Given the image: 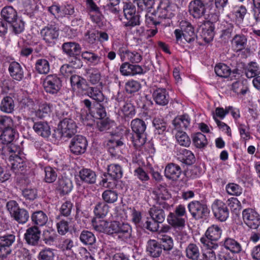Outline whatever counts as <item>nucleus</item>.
<instances>
[{
    "instance_id": "0eeeda50",
    "label": "nucleus",
    "mask_w": 260,
    "mask_h": 260,
    "mask_svg": "<svg viewBox=\"0 0 260 260\" xmlns=\"http://www.w3.org/2000/svg\"><path fill=\"white\" fill-rule=\"evenodd\" d=\"M211 209L215 217L220 221H224L229 216V211L225 204L220 200H215L211 205Z\"/></svg>"
},
{
    "instance_id": "c85d7f7f",
    "label": "nucleus",
    "mask_w": 260,
    "mask_h": 260,
    "mask_svg": "<svg viewBox=\"0 0 260 260\" xmlns=\"http://www.w3.org/2000/svg\"><path fill=\"white\" fill-rule=\"evenodd\" d=\"M222 234V230L217 225L213 224L208 228L205 235L207 241H216L220 239Z\"/></svg>"
},
{
    "instance_id": "7c9ffc66",
    "label": "nucleus",
    "mask_w": 260,
    "mask_h": 260,
    "mask_svg": "<svg viewBox=\"0 0 260 260\" xmlns=\"http://www.w3.org/2000/svg\"><path fill=\"white\" fill-rule=\"evenodd\" d=\"M33 128L36 133L43 137L47 138L50 135V126L46 122H36L34 124Z\"/></svg>"
},
{
    "instance_id": "c756f323",
    "label": "nucleus",
    "mask_w": 260,
    "mask_h": 260,
    "mask_svg": "<svg viewBox=\"0 0 260 260\" xmlns=\"http://www.w3.org/2000/svg\"><path fill=\"white\" fill-rule=\"evenodd\" d=\"M1 16L8 24L14 22L18 18L16 11L11 6H7L3 8L1 11Z\"/></svg>"
},
{
    "instance_id": "4c0bfd02",
    "label": "nucleus",
    "mask_w": 260,
    "mask_h": 260,
    "mask_svg": "<svg viewBox=\"0 0 260 260\" xmlns=\"http://www.w3.org/2000/svg\"><path fill=\"white\" fill-rule=\"evenodd\" d=\"M131 126L135 134H145L146 125L143 120L136 118L131 121Z\"/></svg>"
},
{
    "instance_id": "4be33fe9",
    "label": "nucleus",
    "mask_w": 260,
    "mask_h": 260,
    "mask_svg": "<svg viewBox=\"0 0 260 260\" xmlns=\"http://www.w3.org/2000/svg\"><path fill=\"white\" fill-rule=\"evenodd\" d=\"M190 123L191 119L187 114L178 116L172 122L174 129L177 131L186 129L190 126Z\"/></svg>"
},
{
    "instance_id": "79ce46f5",
    "label": "nucleus",
    "mask_w": 260,
    "mask_h": 260,
    "mask_svg": "<svg viewBox=\"0 0 260 260\" xmlns=\"http://www.w3.org/2000/svg\"><path fill=\"white\" fill-rule=\"evenodd\" d=\"M224 247L233 253H238L242 250L241 244L232 238H226L224 240Z\"/></svg>"
},
{
    "instance_id": "8fccbe9b",
    "label": "nucleus",
    "mask_w": 260,
    "mask_h": 260,
    "mask_svg": "<svg viewBox=\"0 0 260 260\" xmlns=\"http://www.w3.org/2000/svg\"><path fill=\"white\" fill-rule=\"evenodd\" d=\"M175 138L177 143L181 146L188 147L190 144V140L185 132L178 131L176 133Z\"/></svg>"
},
{
    "instance_id": "39448f33",
    "label": "nucleus",
    "mask_w": 260,
    "mask_h": 260,
    "mask_svg": "<svg viewBox=\"0 0 260 260\" xmlns=\"http://www.w3.org/2000/svg\"><path fill=\"white\" fill-rule=\"evenodd\" d=\"M7 208L11 216L18 223L24 224L29 218V214L24 209L20 208L15 201H10L7 204Z\"/></svg>"
},
{
    "instance_id": "f03ea898",
    "label": "nucleus",
    "mask_w": 260,
    "mask_h": 260,
    "mask_svg": "<svg viewBox=\"0 0 260 260\" xmlns=\"http://www.w3.org/2000/svg\"><path fill=\"white\" fill-rule=\"evenodd\" d=\"M175 6L169 0H161L154 13H148L145 15V23L149 27L156 26L161 19H170L174 15Z\"/></svg>"
},
{
    "instance_id": "72a5a7b5",
    "label": "nucleus",
    "mask_w": 260,
    "mask_h": 260,
    "mask_svg": "<svg viewBox=\"0 0 260 260\" xmlns=\"http://www.w3.org/2000/svg\"><path fill=\"white\" fill-rule=\"evenodd\" d=\"M85 94L98 102H102L104 100V96L102 91L94 87H87Z\"/></svg>"
},
{
    "instance_id": "6ab92c4d",
    "label": "nucleus",
    "mask_w": 260,
    "mask_h": 260,
    "mask_svg": "<svg viewBox=\"0 0 260 260\" xmlns=\"http://www.w3.org/2000/svg\"><path fill=\"white\" fill-rule=\"evenodd\" d=\"M201 242L204 245L203 258L204 260H216V254L213 249H216L218 245L209 241H207L205 238H201Z\"/></svg>"
},
{
    "instance_id": "a19ab883",
    "label": "nucleus",
    "mask_w": 260,
    "mask_h": 260,
    "mask_svg": "<svg viewBox=\"0 0 260 260\" xmlns=\"http://www.w3.org/2000/svg\"><path fill=\"white\" fill-rule=\"evenodd\" d=\"M31 220L35 224L41 226L47 223L48 217L44 212L38 211L32 214Z\"/></svg>"
},
{
    "instance_id": "bf43d9fd",
    "label": "nucleus",
    "mask_w": 260,
    "mask_h": 260,
    "mask_svg": "<svg viewBox=\"0 0 260 260\" xmlns=\"http://www.w3.org/2000/svg\"><path fill=\"white\" fill-rule=\"evenodd\" d=\"M131 139L134 146L136 149H139L145 144L146 135L145 134H134L132 136Z\"/></svg>"
},
{
    "instance_id": "f257e3e1",
    "label": "nucleus",
    "mask_w": 260,
    "mask_h": 260,
    "mask_svg": "<svg viewBox=\"0 0 260 260\" xmlns=\"http://www.w3.org/2000/svg\"><path fill=\"white\" fill-rule=\"evenodd\" d=\"M17 134L13 126L2 131L0 139L3 143L7 144L2 148V153L7 157L13 170H22L24 160L20 155V148L11 143L15 139Z\"/></svg>"
},
{
    "instance_id": "e2e57ef3",
    "label": "nucleus",
    "mask_w": 260,
    "mask_h": 260,
    "mask_svg": "<svg viewBox=\"0 0 260 260\" xmlns=\"http://www.w3.org/2000/svg\"><path fill=\"white\" fill-rule=\"evenodd\" d=\"M12 126H14V123L10 117L0 116V132Z\"/></svg>"
},
{
    "instance_id": "20e7f679",
    "label": "nucleus",
    "mask_w": 260,
    "mask_h": 260,
    "mask_svg": "<svg viewBox=\"0 0 260 260\" xmlns=\"http://www.w3.org/2000/svg\"><path fill=\"white\" fill-rule=\"evenodd\" d=\"M187 219V212L184 205L180 204L175 207L174 212H170L167 216L168 223L175 229L185 228Z\"/></svg>"
},
{
    "instance_id": "f3484780",
    "label": "nucleus",
    "mask_w": 260,
    "mask_h": 260,
    "mask_svg": "<svg viewBox=\"0 0 260 260\" xmlns=\"http://www.w3.org/2000/svg\"><path fill=\"white\" fill-rule=\"evenodd\" d=\"M119 71L124 76H134L144 74L143 69L141 66L131 64L128 62H125L121 65Z\"/></svg>"
},
{
    "instance_id": "09e8293b",
    "label": "nucleus",
    "mask_w": 260,
    "mask_h": 260,
    "mask_svg": "<svg viewBox=\"0 0 260 260\" xmlns=\"http://www.w3.org/2000/svg\"><path fill=\"white\" fill-rule=\"evenodd\" d=\"M215 72L217 76L222 78H227L231 73V70L224 63H219L215 67Z\"/></svg>"
},
{
    "instance_id": "b1692460",
    "label": "nucleus",
    "mask_w": 260,
    "mask_h": 260,
    "mask_svg": "<svg viewBox=\"0 0 260 260\" xmlns=\"http://www.w3.org/2000/svg\"><path fill=\"white\" fill-rule=\"evenodd\" d=\"M26 242L31 245L38 244L40 238V231L36 226L28 228L24 234Z\"/></svg>"
},
{
    "instance_id": "864d4df0",
    "label": "nucleus",
    "mask_w": 260,
    "mask_h": 260,
    "mask_svg": "<svg viewBox=\"0 0 260 260\" xmlns=\"http://www.w3.org/2000/svg\"><path fill=\"white\" fill-rule=\"evenodd\" d=\"M259 73V68L256 62H251L245 69V75L247 78L255 77Z\"/></svg>"
},
{
    "instance_id": "6e6d98bb",
    "label": "nucleus",
    "mask_w": 260,
    "mask_h": 260,
    "mask_svg": "<svg viewBox=\"0 0 260 260\" xmlns=\"http://www.w3.org/2000/svg\"><path fill=\"white\" fill-rule=\"evenodd\" d=\"M109 211V206L103 202L99 203L94 209V214L99 218L106 216Z\"/></svg>"
},
{
    "instance_id": "6e6552de",
    "label": "nucleus",
    "mask_w": 260,
    "mask_h": 260,
    "mask_svg": "<svg viewBox=\"0 0 260 260\" xmlns=\"http://www.w3.org/2000/svg\"><path fill=\"white\" fill-rule=\"evenodd\" d=\"M61 81L56 75H48L43 82L45 90L51 94L57 93L61 89Z\"/></svg>"
},
{
    "instance_id": "5701e85b",
    "label": "nucleus",
    "mask_w": 260,
    "mask_h": 260,
    "mask_svg": "<svg viewBox=\"0 0 260 260\" xmlns=\"http://www.w3.org/2000/svg\"><path fill=\"white\" fill-rule=\"evenodd\" d=\"M181 174V169L177 165L173 163L168 164L165 169V176L168 179L177 180Z\"/></svg>"
},
{
    "instance_id": "a878e982",
    "label": "nucleus",
    "mask_w": 260,
    "mask_h": 260,
    "mask_svg": "<svg viewBox=\"0 0 260 260\" xmlns=\"http://www.w3.org/2000/svg\"><path fill=\"white\" fill-rule=\"evenodd\" d=\"M12 78L16 80L20 81L23 77L24 72L21 65L16 61L11 62L8 69Z\"/></svg>"
},
{
    "instance_id": "4d7b16f0",
    "label": "nucleus",
    "mask_w": 260,
    "mask_h": 260,
    "mask_svg": "<svg viewBox=\"0 0 260 260\" xmlns=\"http://www.w3.org/2000/svg\"><path fill=\"white\" fill-rule=\"evenodd\" d=\"M102 198L106 203L111 204L117 200L118 194L116 191L108 189L102 193Z\"/></svg>"
},
{
    "instance_id": "0e129e2a",
    "label": "nucleus",
    "mask_w": 260,
    "mask_h": 260,
    "mask_svg": "<svg viewBox=\"0 0 260 260\" xmlns=\"http://www.w3.org/2000/svg\"><path fill=\"white\" fill-rule=\"evenodd\" d=\"M182 160L183 162L188 165L192 164L194 161V156L190 150L184 149L182 150Z\"/></svg>"
},
{
    "instance_id": "393cba45",
    "label": "nucleus",
    "mask_w": 260,
    "mask_h": 260,
    "mask_svg": "<svg viewBox=\"0 0 260 260\" xmlns=\"http://www.w3.org/2000/svg\"><path fill=\"white\" fill-rule=\"evenodd\" d=\"M56 185V189L62 194H66L70 192L73 187L72 181L67 177L59 178Z\"/></svg>"
},
{
    "instance_id": "cd10ccee",
    "label": "nucleus",
    "mask_w": 260,
    "mask_h": 260,
    "mask_svg": "<svg viewBox=\"0 0 260 260\" xmlns=\"http://www.w3.org/2000/svg\"><path fill=\"white\" fill-rule=\"evenodd\" d=\"M70 83L72 87L74 90L83 91L87 87L86 80L79 75H72L70 77Z\"/></svg>"
},
{
    "instance_id": "774afa93",
    "label": "nucleus",
    "mask_w": 260,
    "mask_h": 260,
    "mask_svg": "<svg viewBox=\"0 0 260 260\" xmlns=\"http://www.w3.org/2000/svg\"><path fill=\"white\" fill-rule=\"evenodd\" d=\"M98 32L94 29H90L87 31L84 35V39L88 43L93 44L95 43L98 37Z\"/></svg>"
},
{
    "instance_id": "603ef678",
    "label": "nucleus",
    "mask_w": 260,
    "mask_h": 260,
    "mask_svg": "<svg viewBox=\"0 0 260 260\" xmlns=\"http://www.w3.org/2000/svg\"><path fill=\"white\" fill-rule=\"evenodd\" d=\"M108 221L101 219H94L92 221L93 228L99 233L107 234Z\"/></svg>"
},
{
    "instance_id": "bb28decb",
    "label": "nucleus",
    "mask_w": 260,
    "mask_h": 260,
    "mask_svg": "<svg viewBox=\"0 0 260 260\" xmlns=\"http://www.w3.org/2000/svg\"><path fill=\"white\" fill-rule=\"evenodd\" d=\"M147 251L153 257H159L162 252V246L154 240H150L147 244Z\"/></svg>"
},
{
    "instance_id": "c03bdc74",
    "label": "nucleus",
    "mask_w": 260,
    "mask_h": 260,
    "mask_svg": "<svg viewBox=\"0 0 260 260\" xmlns=\"http://www.w3.org/2000/svg\"><path fill=\"white\" fill-rule=\"evenodd\" d=\"M247 39L244 35H237L233 38L232 44L234 49L237 51H240L245 48Z\"/></svg>"
},
{
    "instance_id": "338daca9",
    "label": "nucleus",
    "mask_w": 260,
    "mask_h": 260,
    "mask_svg": "<svg viewBox=\"0 0 260 260\" xmlns=\"http://www.w3.org/2000/svg\"><path fill=\"white\" fill-rule=\"evenodd\" d=\"M183 229H175V231L174 233L176 239L180 243H185L189 237L187 233L182 230Z\"/></svg>"
},
{
    "instance_id": "ddd939ff",
    "label": "nucleus",
    "mask_w": 260,
    "mask_h": 260,
    "mask_svg": "<svg viewBox=\"0 0 260 260\" xmlns=\"http://www.w3.org/2000/svg\"><path fill=\"white\" fill-rule=\"evenodd\" d=\"M87 146L86 138L82 136L78 135L71 140L70 148L73 153L79 155L85 152Z\"/></svg>"
},
{
    "instance_id": "69168bd1",
    "label": "nucleus",
    "mask_w": 260,
    "mask_h": 260,
    "mask_svg": "<svg viewBox=\"0 0 260 260\" xmlns=\"http://www.w3.org/2000/svg\"><path fill=\"white\" fill-rule=\"evenodd\" d=\"M15 241V236L10 234L0 237V246L10 248Z\"/></svg>"
},
{
    "instance_id": "2eb2a0df",
    "label": "nucleus",
    "mask_w": 260,
    "mask_h": 260,
    "mask_svg": "<svg viewBox=\"0 0 260 260\" xmlns=\"http://www.w3.org/2000/svg\"><path fill=\"white\" fill-rule=\"evenodd\" d=\"M61 137H71L76 132V125L73 120L64 119L58 125Z\"/></svg>"
},
{
    "instance_id": "a18cd8bd",
    "label": "nucleus",
    "mask_w": 260,
    "mask_h": 260,
    "mask_svg": "<svg viewBox=\"0 0 260 260\" xmlns=\"http://www.w3.org/2000/svg\"><path fill=\"white\" fill-rule=\"evenodd\" d=\"M186 257L192 260H197L200 256V250L198 246L193 243L189 244L185 249Z\"/></svg>"
},
{
    "instance_id": "dca6fc26",
    "label": "nucleus",
    "mask_w": 260,
    "mask_h": 260,
    "mask_svg": "<svg viewBox=\"0 0 260 260\" xmlns=\"http://www.w3.org/2000/svg\"><path fill=\"white\" fill-rule=\"evenodd\" d=\"M118 54L122 61H128L133 63H138L142 59L141 54L135 51H131L123 47L119 48Z\"/></svg>"
},
{
    "instance_id": "37998d69",
    "label": "nucleus",
    "mask_w": 260,
    "mask_h": 260,
    "mask_svg": "<svg viewBox=\"0 0 260 260\" xmlns=\"http://www.w3.org/2000/svg\"><path fill=\"white\" fill-rule=\"evenodd\" d=\"M35 69L40 74H47L50 71L48 61L43 58L37 59L35 63Z\"/></svg>"
},
{
    "instance_id": "ea45409f",
    "label": "nucleus",
    "mask_w": 260,
    "mask_h": 260,
    "mask_svg": "<svg viewBox=\"0 0 260 260\" xmlns=\"http://www.w3.org/2000/svg\"><path fill=\"white\" fill-rule=\"evenodd\" d=\"M149 214L152 220L156 221L159 223H162L165 219L164 211L157 207L154 206L150 208Z\"/></svg>"
},
{
    "instance_id": "9d476101",
    "label": "nucleus",
    "mask_w": 260,
    "mask_h": 260,
    "mask_svg": "<svg viewBox=\"0 0 260 260\" xmlns=\"http://www.w3.org/2000/svg\"><path fill=\"white\" fill-rule=\"evenodd\" d=\"M243 219L245 224L253 229H256L260 225V217L253 209L248 208L243 211Z\"/></svg>"
},
{
    "instance_id": "3c124183",
    "label": "nucleus",
    "mask_w": 260,
    "mask_h": 260,
    "mask_svg": "<svg viewBox=\"0 0 260 260\" xmlns=\"http://www.w3.org/2000/svg\"><path fill=\"white\" fill-rule=\"evenodd\" d=\"M80 240L84 245H92L96 240L94 235L88 231H83L81 232Z\"/></svg>"
},
{
    "instance_id": "423d86ee",
    "label": "nucleus",
    "mask_w": 260,
    "mask_h": 260,
    "mask_svg": "<svg viewBox=\"0 0 260 260\" xmlns=\"http://www.w3.org/2000/svg\"><path fill=\"white\" fill-rule=\"evenodd\" d=\"M122 175V170L119 165L117 164L109 165L108 168V174L104 175L105 178L102 180L103 185L107 187H110L112 184L115 183V180L121 178Z\"/></svg>"
},
{
    "instance_id": "473e14b6",
    "label": "nucleus",
    "mask_w": 260,
    "mask_h": 260,
    "mask_svg": "<svg viewBox=\"0 0 260 260\" xmlns=\"http://www.w3.org/2000/svg\"><path fill=\"white\" fill-rule=\"evenodd\" d=\"M236 123L240 136V139L242 142H244L245 146H246L247 141L252 138L249 132V126L239 121H237Z\"/></svg>"
},
{
    "instance_id": "2f4dec72",
    "label": "nucleus",
    "mask_w": 260,
    "mask_h": 260,
    "mask_svg": "<svg viewBox=\"0 0 260 260\" xmlns=\"http://www.w3.org/2000/svg\"><path fill=\"white\" fill-rule=\"evenodd\" d=\"M82 58L91 66H96L101 62V57L91 51H83L81 53Z\"/></svg>"
},
{
    "instance_id": "c9c22d12",
    "label": "nucleus",
    "mask_w": 260,
    "mask_h": 260,
    "mask_svg": "<svg viewBox=\"0 0 260 260\" xmlns=\"http://www.w3.org/2000/svg\"><path fill=\"white\" fill-rule=\"evenodd\" d=\"M79 177L81 180L89 184L94 183L96 181L95 172L88 169H83L80 170Z\"/></svg>"
},
{
    "instance_id": "de8ad7c7",
    "label": "nucleus",
    "mask_w": 260,
    "mask_h": 260,
    "mask_svg": "<svg viewBox=\"0 0 260 260\" xmlns=\"http://www.w3.org/2000/svg\"><path fill=\"white\" fill-rule=\"evenodd\" d=\"M192 141L194 145L198 148H203L208 144V141L205 135L201 133H197L193 135Z\"/></svg>"
},
{
    "instance_id": "49530a36",
    "label": "nucleus",
    "mask_w": 260,
    "mask_h": 260,
    "mask_svg": "<svg viewBox=\"0 0 260 260\" xmlns=\"http://www.w3.org/2000/svg\"><path fill=\"white\" fill-rule=\"evenodd\" d=\"M213 26L210 22H207L205 24V27H203L201 36L206 42L211 41L214 37Z\"/></svg>"
},
{
    "instance_id": "052dcab7",
    "label": "nucleus",
    "mask_w": 260,
    "mask_h": 260,
    "mask_svg": "<svg viewBox=\"0 0 260 260\" xmlns=\"http://www.w3.org/2000/svg\"><path fill=\"white\" fill-rule=\"evenodd\" d=\"M141 87V84L138 81L132 79L128 81L125 85V90L129 93L138 91Z\"/></svg>"
},
{
    "instance_id": "13d9d810",
    "label": "nucleus",
    "mask_w": 260,
    "mask_h": 260,
    "mask_svg": "<svg viewBox=\"0 0 260 260\" xmlns=\"http://www.w3.org/2000/svg\"><path fill=\"white\" fill-rule=\"evenodd\" d=\"M226 190L228 194L232 196H239L242 193V188L238 184L231 183L226 185Z\"/></svg>"
},
{
    "instance_id": "7ed1b4c3",
    "label": "nucleus",
    "mask_w": 260,
    "mask_h": 260,
    "mask_svg": "<svg viewBox=\"0 0 260 260\" xmlns=\"http://www.w3.org/2000/svg\"><path fill=\"white\" fill-rule=\"evenodd\" d=\"M26 108L30 111V115L32 119L42 118L52 112L53 107L52 105L45 102L39 103L28 99L24 101Z\"/></svg>"
},
{
    "instance_id": "e433bc0d",
    "label": "nucleus",
    "mask_w": 260,
    "mask_h": 260,
    "mask_svg": "<svg viewBox=\"0 0 260 260\" xmlns=\"http://www.w3.org/2000/svg\"><path fill=\"white\" fill-rule=\"evenodd\" d=\"M118 231L116 234L122 240H126L131 237L132 228L128 223L119 222Z\"/></svg>"
},
{
    "instance_id": "f704fd0d",
    "label": "nucleus",
    "mask_w": 260,
    "mask_h": 260,
    "mask_svg": "<svg viewBox=\"0 0 260 260\" xmlns=\"http://www.w3.org/2000/svg\"><path fill=\"white\" fill-rule=\"evenodd\" d=\"M63 51L69 56H74L78 54L80 51V45L75 42H67L63 44Z\"/></svg>"
},
{
    "instance_id": "4468645a",
    "label": "nucleus",
    "mask_w": 260,
    "mask_h": 260,
    "mask_svg": "<svg viewBox=\"0 0 260 260\" xmlns=\"http://www.w3.org/2000/svg\"><path fill=\"white\" fill-rule=\"evenodd\" d=\"M40 34L46 43L53 44L58 37L59 29L54 25H48L41 30Z\"/></svg>"
},
{
    "instance_id": "f8f14e48",
    "label": "nucleus",
    "mask_w": 260,
    "mask_h": 260,
    "mask_svg": "<svg viewBox=\"0 0 260 260\" xmlns=\"http://www.w3.org/2000/svg\"><path fill=\"white\" fill-rule=\"evenodd\" d=\"M187 208L192 216L196 219H201L208 213L207 206L199 201H194L189 203Z\"/></svg>"
},
{
    "instance_id": "a211bd4d",
    "label": "nucleus",
    "mask_w": 260,
    "mask_h": 260,
    "mask_svg": "<svg viewBox=\"0 0 260 260\" xmlns=\"http://www.w3.org/2000/svg\"><path fill=\"white\" fill-rule=\"evenodd\" d=\"M189 14L194 18H200L205 13L206 8L204 2L200 0H194L190 2L188 5Z\"/></svg>"
},
{
    "instance_id": "1a4fd4ad",
    "label": "nucleus",
    "mask_w": 260,
    "mask_h": 260,
    "mask_svg": "<svg viewBox=\"0 0 260 260\" xmlns=\"http://www.w3.org/2000/svg\"><path fill=\"white\" fill-rule=\"evenodd\" d=\"M124 15L126 21L124 22L126 26H134L139 24V16L136 14L135 7L132 4H126L123 7Z\"/></svg>"
},
{
    "instance_id": "58836bf2",
    "label": "nucleus",
    "mask_w": 260,
    "mask_h": 260,
    "mask_svg": "<svg viewBox=\"0 0 260 260\" xmlns=\"http://www.w3.org/2000/svg\"><path fill=\"white\" fill-rule=\"evenodd\" d=\"M15 107L13 99L10 96H6L1 101L0 109L2 111L7 113H12Z\"/></svg>"
},
{
    "instance_id": "412c9836",
    "label": "nucleus",
    "mask_w": 260,
    "mask_h": 260,
    "mask_svg": "<svg viewBox=\"0 0 260 260\" xmlns=\"http://www.w3.org/2000/svg\"><path fill=\"white\" fill-rule=\"evenodd\" d=\"M153 99L155 103L160 106H165L169 101V95L166 89L158 88L152 94Z\"/></svg>"
},
{
    "instance_id": "aec40b11",
    "label": "nucleus",
    "mask_w": 260,
    "mask_h": 260,
    "mask_svg": "<svg viewBox=\"0 0 260 260\" xmlns=\"http://www.w3.org/2000/svg\"><path fill=\"white\" fill-rule=\"evenodd\" d=\"M179 25L184 40L188 43L194 41L196 38V35L190 23L186 20H182L180 22Z\"/></svg>"
},
{
    "instance_id": "9b49d317",
    "label": "nucleus",
    "mask_w": 260,
    "mask_h": 260,
    "mask_svg": "<svg viewBox=\"0 0 260 260\" xmlns=\"http://www.w3.org/2000/svg\"><path fill=\"white\" fill-rule=\"evenodd\" d=\"M48 11L56 18H63L67 15L74 14V7L71 4H66L59 6L53 5L48 8Z\"/></svg>"
},
{
    "instance_id": "680f3d73",
    "label": "nucleus",
    "mask_w": 260,
    "mask_h": 260,
    "mask_svg": "<svg viewBox=\"0 0 260 260\" xmlns=\"http://www.w3.org/2000/svg\"><path fill=\"white\" fill-rule=\"evenodd\" d=\"M125 117L132 118L136 114L134 106L130 103H124L121 109Z\"/></svg>"
},
{
    "instance_id": "5fc2aeb1",
    "label": "nucleus",
    "mask_w": 260,
    "mask_h": 260,
    "mask_svg": "<svg viewBox=\"0 0 260 260\" xmlns=\"http://www.w3.org/2000/svg\"><path fill=\"white\" fill-rule=\"evenodd\" d=\"M55 256L54 250L45 248L41 250L38 255V260H53Z\"/></svg>"
}]
</instances>
